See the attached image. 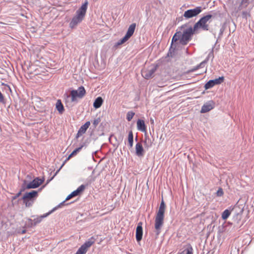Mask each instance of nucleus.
Here are the masks:
<instances>
[{"label": "nucleus", "instance_id": "3c124183", "mask_svg": "<svg viewBox=\"0 0 254 254\" xmlns=\"http://www.w3.org/2000/svg\"><path fill=\"white\" fill-rule=\"evenodd\" d=\"M3 27L2 26H1V30H0L1 33H3L5 32L4 30H3Z\"/></svg>", "mask_w": 254, "mask_h": 254}, {"label": "nucleus", "instance_id": "aec40b11", "mask_svg": "<svg viewBox=\"0 0 254 254\" xmlns=\"http://www.w3.org/2000/svg\"><path fill=\"white\" fill-rule=\"evenodd\" d=\"M42 220V217H37L33 220L31 219H28V225L30 227L36 226L37 224L40 223Z\"/></svg>", "mask_w": 254, "mask_h": 254}, {"label": "nucleus", "instance_id": "9d476101", "mask_svg": "<svg viewBox=\"0 0 254 254\" xmlns=\"http://www.w3.org/2000/svg\"><path fill=\"white\" fill-rule=\"evenodd\" d=\"M44 178L40 179L39 177H36L31 182L27 184V188L29 189L37 188L44 182Z\"/></svg>", "mask_w": 254, "mask_h": 254}, {"label": "nucleus", "instance_id": "cd10ccee", "mask_svg": "<svg viewBox=\"0 0 254 254\" xmlns=\"http://www.w3.org/2000/svg\"><path fill=\"white\" fill-rule=\"evenodd\" d=\"M3 91L5 90V92L8 94V92H11V90L10 87L6 84H4L3 82H1V90Z\"/></svg>", "mask_w": 254, "mask_h": 254}, {"label": "nucleus", "instance_id": "9b49d317", "mask_svg": "<svg viewBox=\"0 0 254 254\" xmlns=\"http://www.w3.org/2000/svg\"><path fill=\"white\" fill-rule=\"evenodd\" d=\"M143 229L142 222H139L137 223L135 231V238L136 241L139 243L142 239Z\"/></svg>", "mask_w": 254, "mask_h": 254}, {"label": "nucleus", "instance_id": "a19ab883", "mask_svg": "<svg viewBox=\"0 0 254 254\" xmlns=\"http://www.w3.org/2000/svg\"><path fill=\"white\" fill-rule=\"evenodd\" d=\"M62 167H61V168L55 173V174H54V175L50 179H48L47 181V183H46V185L48 184L51 181H52L53 178L55 177V176L57 174V173L59 172V171L60 170L61 168Z\"/></svg>", "mask_w": 254, "mask_h": 254}, {"label": "nucleus", "instance_id": "e433bc0d", "mask_svg": "<svg viewBox=\"0 0 254 254\" xmlns=\"http://www.w3.org/2000/svg\"><path fill=\"white\" fill-rule=\"evenodd\" d=\"M101 122V119L100 118H97V119H95L93 122V126H94V128H96L97 125L99 124V123Z\"/></svg>", "mask_w": 254, "mask_h": 254}, {"label": "nucleus", "instance_id": "4c0bfd02", "mask_svg": "<svg viewBox=\"0 0 254 254\" xmlns=\"http://www.w3.org/2000/svg\"><path fill=\"white\" fill-rule=\"evenodd\" d=\"M216 193L217 196H222L224 194L223 189L221 188H219Z\"/></svg>", "mask_w": 254, "mask_h": 254}, {"label": "nucleus", "instance_id": "0eeeda50", "mask_svg": "<svg viewBox=\"0 0 254 254\" xmlns=\"http://www.w3.org/2000/svg\"><path fill=\"white\" fill-rule=\"evenodd\" d=\"M70 93L71 102L77 103V98L82 99L86 94V90L83 86H80L77 90H72Z\"/></svg>", "mask_w": 254, "mask_h": 254}, {"label": "nucleus", "instance_id": "864d4df0", "mask_svg": "<svg viewBox=\"0 0 254 254\" xmlns=\"http://www.w3.org/2000/svg\"><path fill=\"white\" fill-rule=\"evenodd\" d=\"M75 254H81L79 251H78L77 250Z\"/></svg>", "mask_w": 254, "mask_h": 254}, {"label": "nucleus", "instance_id": "f3484780", "mask_svg": "<svg viewBox=\"0 0 254 254\" xmlns=\"http://www.w3.org/2000/svg\"><path fill=\"white\" fill-rule=\"evenodd\" d=\"M135 27L136 24L135 23L130 24L129 27L128 28L127 32L125 36H126L129 39L133 34L135 29Z\"/></svg>", "mask_w": 254, "mask_h": 254}, {"label": "nucleus", "instance_id": "bb28decb", "mask_svg": "<svg viewBox=\"0 0 254 254\" xmlns=\"http://www.w3.org/2000/svg\"><path fill=\"white\" fill-rule=\"evenodd\" d=\"M206 64V61H203L202 62H201L199 64H198L196 66L192 68L190 70V71L193 72V71H195L196 70L198 69L199 68H203L204 67Z\"/></svg>", "mask_w": 254, "mask_h": 254}, {"label": "nucleus", "instance_id": "37998d69", "mask_svg": "<svg viewBox=\"0 0 254 254\" xmlns=\"http://www.w3.org/2000/svg\"><path fill=\"white\" fill-rule=\"evenodd\" d=\"M224 31V28L223 27L221 28L219 33V37H220L222 35Z\"/></svg>", "mask_w": 254, "mask_h": 254}, {"label": "nucleus", "instance_id": "a18cd8bd", "mask_svg": "<svg viewBox=\"0 0 254 254\" xmlns=\"http://www.w3.org/2000/svg\"><path fill=\"white\" fill-rule=\"evenodd\" d=\"M9 77H4V74L1 75V80H5L7 78H8Z\"/></svg>", "mask_w": 254, "mask_h": 254}, {"label": "nucleus", "instance_id": "4d7b16f0", "mask_svg": "<svg viewBox=\"0 0 254 254\" xmlns=\"http://www.w3.org/2000/svg\"><path fill=\"white\" fill-rule=\"evenodd\" d=\"M174 45L175 46V47H174V49H175L176 48V45H175V43L174 44L173 46Z\"/></svg>", "mask_w": 254, "mask_h": 254}, {"label": "nucleus", "instance_id": "58836bf2", "mask_svg": "<svg viewBox=\"0 0 254 254\" xmlns=\"http://www.w3.org/2000/svg\"><path fill=\"white\" fill-rule=\"evenodd\" d=\"M2 74H4V77H9L7 71L6 69L1 67V75Z\"/></svg>", "mask_w": 254, "mask_h": 254}, {"label": "nucleus", "instance_id": "49530a36", "mask_svg": "<svg viewBox=\"0 0 254 254\" xmlns=\"http://www.w3.org/2000/svg\"><path fill=\"white\" fill-rule=\"evenodd\" d=\"M187 26V24H183L180 27V29L181 30H182L183 29L185 28V27H186Z\"/></svg>", "mask_w": 254, "mask_h": 254}, {"label": "nucleus", "instance_id": "f8f14e48", "mask_svg": "<svg viewBox=\"0 0 254 254\" xmlns=\"http://www.w3.org/2000/svg\"><path fill=\"white\" fill-rule=\"evenodd\" d=\"M215 103L212 100L209 101L205 103L202 107L200 110V113H207L214 108Z\"/></svg>", "mask_w": 254, "mask_h": 254}, {"label": "nucleus", "instance_id": "f257e3e1", "mask_svg": "<svg viewBox=\"0 0 254 254\" xmlns=\"http://www.w3.org/2000/svg\"><path fill=\"white\" fill-rule=\"evenodd\" d=\"M88 2L87 0L82 3L81 6L76 10L69 24V27L71 29H74L78 24L83 20L87 11Z\"/></svg>", "mask_w": 254, "mask_h": 254}, {"label": "nucleus", "instance_id": "6e6552de", "mask_svg": "<svg viewBox=\"0 0 254 254\" xmlns=\"http://www.w3.org/2000/svg\"><path fill=\"white\" fill-rule=\"evenodd\" d=\"M96 239L94 237H91L88 239L83 244H82L78 251L82 254H85L89 248L95 242Z\"/></svg>", "mask_w": 254, "mask_h": 254}, {"label": "nucleus", "instance_id": "ea45409f", "mask_svg": "<svg viewBox=\"0 0 254 254\" xmlns=\"http://www.w3.org/2000/svg\"><path fill=\"white\" fill-rule=\"evenodd\" d=\"M64 99L65 100V102H67L69 99H71V94L70 95H69L67 93H65L64 95Z\"/></svg>", "mask_w": 254, "mask_h": 254}, {"label": "nucleus", "instance_id": "f704fd0d", "mask_svg": "<svg viewBox=\"0 0 254 254\" xmlns=\"http://www.w3.org/2000/svg\"><path fill=\"white\" fill-rule=\"evenodd\" d=\"M212 58V59H213L214 58V55H213V48L212 49L211 51L209 53L207 58L205 59V60H204V61H206V63H207V62H208V61L209 60V58Z\"/></svg>", "mask_w": 254, "mask_h": 254}, {"label": "nucleus", "instance_id": "6ab92c4d", "mask_svg": "<svg viewBox=\"0 0 254 254\" xmlns=\"http://www.w3.org/2000/svg\"><path fill=\"white\" fill-rule=\"evenodd\" d=\"M234 208L232 206H230L229 208L225 209L222 213L221 215V218L223 220H226L230 215L232 211L233 210Z\"/></svg>", "mask_w": 254, "mask_h": 254}, {"label": "nucleus", "instance_id": "a878e982", "mask_svg": "<svg viewBox=\"0 0 254 254\" xmlns=\"http://www.w3.org/2000/svg\"><path fill=\"white\" fill-rule=\"evenodd\" d=\"M128 40V39L126 36H124V37L123 38L121 39L117 43H115L114 47L115 48H117L119 46L123 44L126 42H127Z\"/></svg>", "mask_w": 254, "mask_h": 254}, {"label": "nucleus", "instance_id": "c85d7f7f", "mask_svg": "<svg viewBox=\"0 0 254 254\" xmlns=\"http://www.w3.org/2000/svg\"><path fill=\"white\" fill-rule=\"evenodd\" d=\"M85 189V186L84 185H81L76 190H75V191L78 195H79Z\"/></svg>", "mask_w": 254, "mask_h": 254}, {"label": "nucleus", "instance_id": "bf43d9fd", "mask_svg": "<svg viewBox=\"0 0 254 254\" xmlns=\"http://www.w3.org/2000/svg\"><path fill=\"white\" fill-rule=\"evenodd\" d=\"M135 140L136 141H137V137H136V138H135Z\"/></svg>", "mask_w": 254, "mask_h": 254}, {"label": "nucleus", "instance_id": "09e8293b", "mask_svg": "<svg viewBox=\"0 0 254 254\" xmlns=\"http://www.w3.org/2000/svg\"><path fill=\"white\" fill-rule=\"evenodd\" d=\"M4 100V97L2 94L1 93V103L3 102Z\"/></svg>", "mask_w": 254, "mask_h": 254}, {"label": "nucleus", "instance_id": "423d86ee", "mask_svg": "<svg viewBox=\"0 0 254 254\" xmlns=\"http://www.w3.org/2000/svg\"><path fill=\"white\" fill-rule=\"evenodd\" d=\"M202 11V8L201 6H197L193 9H188L185 11L183 14V15L178 19L179 21H182L183 19V17L185 19H188L193 17L196 16Z\"/></svg>", "mask_w": 254, "mask_h": 254}, {"label": "nucleus", "instance_id": "2eb2a0df", "mask_svg": "<svg viewBox=\"0 0 254 254\" xmlns=\"http://www.w3.org/2000/svg\"><path fill=\"white\" fill-rule=\"evenodd\" d=\"M144 150L142 145L140 142H137L135 145V154L138 157H142L144 155Z\"/></svg>", "mask_w": 254, "mask_h": 254}, {"label": "nucleus", "instance_id": "20e7f679", "mask_svg": "<svg viewBox=\"0 0 254 254\" xmlns=\"http://www.w3.org/2000/svg\"><path fill=\"white\" fill-rule=\"evenodd\" d=\"M197 30L195 29L194 27L191 26L185 29L182 32V38L180 40V44L183 46L187 45L188 43L192 39V37L195 33H196Z\"/></svg>", "mask_w": 254, "mask_h": 254}, {"label": "nucleus", "instance_id": "39448f33", "mask_svg": "<svg viewBox=\"0 0 254 254\" xmlns=\"http://www.w3.org/2000/svg\"><path fill=\"white\" fill-rule=\"evenodd\" d=\"M212 17L213 15L212 14H208L201 17L199 20L194 24V27L195 29L197 30L198 29L200 28L204 31L208 30V25L206 23Z\"/></svg>", "mask_w": 254, "mask_h": 254}, {"label": "nucleus", "instance_id": "72a5a7b5", "mask_svg": "<svg viewBox=\"0 0 254 254\" xmlns=\"http://www.w3.org/2000/svg\"><path fill=\"white\" fill-rule=\"evenodd\" d=\"M242 16L243 18H244L245 19H247L248 17H251V14L250 11H243L242 13Z\"/></svg>", "mask_w": 254, "mask_h": 254}, {"label": "nucleus", "instance_id": "dca6fc26", "mask_svg": "<svg viewBox=\"0 0 254 254\" xmlns=\"http://www.w3.org/2000/svg\"><path fill=\"white\" fill-rule=\"evenodd\" d=\"M157 65H155L152 68L150 69L149 70L144 72L143 73V77L147 79H148L152 77L153 75L157 70Z\"/></svg>", "mask_w": 254, "mask_h": 254}, {"label": "nucleus", "instance_id": "c03bdc74", "mask_svg": "<svg viewBox=\"0 0 254 254\" xmlns=\"http://www.w3.org/2000/svg\"><path fill=\"white\" fill-rule=\"evenodd\" d=\"M82 134H83V133H81V132H80V131L78 130V131H77V134L76 135V138H78L80 136H81Z\"/></svg>", "mask_w": 254, "mask_h": 254}, {"label": "nucleus", "instance_id": "412c9836", "mask_svg": "<svg viewBox=\"0 0 254 254\" xmlns=\"http://www.w3.org/2000/svg\"><path fill=\"white\" fill-rule=\"evenodd\" d=\"M103 98L99 96L97 98L95 99L94 103H93V107L95 109H98L102 105L103 103Z\"/></svg>", "mask_w": 254, "mask_h": 254}, {"label": "nucleus", "instance_id": "13d9d810", "mask_svg": "<svg viewBox=\"0 0 254 254\" xmlns=\"http://www.w3.org/2000/svg\"><path fill=\"white\" fill-rule=\"evenodd\" d=\"M174 45L175 46V47H174V49H175L176 48V45H175V43L174 44L173 46Z\"/></svg>", "mask_w": 254, "mask_h": 254}, {"label": "nucleus", "instance_id": "de8ad7c7", "mask_svg": "<svg viewBox=\"0 0 254 254\" xmlns=\"http://www.w3.org/2000/svg\"><path fill=\"white\" fill-rule=\"evenodd\" d=\"M133 142H128V145L130 147H132L133 146Z\"/></svg>", "mask_w": 254, "mask_h": 254}, {"label": "nucleus", "instance_id": "2f4dec72", "mask_svg": "<svg viewBox=\"0 0 254 254\" xmlns=\"http://www.w3.org/2000/svg\"><path fill=\"white\" fill-rule=\"evenodd\" d=\"M26 180L23 181V183L22 184L20 190L19 191L21 193H22V192H23L25 190L29 189L27 188V184H26Z\"/></svg>", "mask_w": 254, "mask_h": 254}, {"label": "nucleus", "instance_id": "473e14b6", "mask_svg": "<svg viewBox=\"0 0 254 254\" xmlns=\"http://www.w3.org/2000/svg\"><path fill=\"white\" fill-rule=\"evenodd\" d=\"M135 113L132 111H128L127 114V120L130 121L134 116Z\"/></svg>", "mask_w": 254, "mask_h": 254}, {"label": "nucleus", "instance_id": "f03ea898", "mask_svg": "<svg viewBox=\"0 0 254 254\" xmlns=\"http://www.w3.org/2000/svg\"><path fill=\"white\" fill-rule=\"evenodd\" d=\"M165 208L166 204L162 199L155 218V232L157 236L161 233V227L163 225Z\"/></svg>", "mask_w": 254, "mask_h": 254}, {"label": "nucleus", "instance_id": "79ce46f5", "mask_svg": "<svg viewBox=\"0 0 254 254\" xmlns=\"http://www.w3.org/2000/svg\"><path fill=\"white\" fill-rule=\"evenodd\" d=\"M21 194V193L18 191L16 194H15L14 195L12 196V199L14 200L16 199L17 198L20 196V195Z\"/></svg>", "mask_w": 254, "mask_h": 254}, {"label": "nucleus", "instance_id": "393cba45", "mask_svg": "<svg viewBox=\"0 0 254 254\" xmlns=\"http://www.w3.org/2000/svg\"><path fill=\"white\" fill-rule=\"evenodd\" d=\"M90 125V122L87 121L84 125H82L78 129L81 133L84 134Z\"/></svg>", "mask_w": 254, "mask_h": 254}, {"label": "nucleus", "instance_id": "6e6d98bb", "mask_svg": "<svg viewBox=\"0 0 254 254\" xmlns=\"http://www.w3.org/2000/svg\"><path fill=\"white\" fill-rule=\"evenodd\" d=\"M0 24H3V25H5V23H2V22H0Z\"/></svg>", "mask_w": 254, "mask_h": 254}, {"label": "nucleus", "instance_id": "4468645a", "mask_svg": "<svg viewBox=\"0 0 254 254\" xmlns=\"http://www.w3.org/2000/svg\"><path fill=\"white\" fill-rule=\"evenodd\" d=\"M182 32L180 31H176V32L173 35L172 40L170 46V49L173 48V45L177 41H179V43L180 44V40L182 38Z\"/></svg>", "mask_w": 254, "mask_h": 254}, {"label": "nucleus", "instance_id": "5fc2aeb1", "mask_svg": "<svg viewBox=\"0 0 254 254\" xmlns=\"http://www.w3.org/2000/svg\"><path fill=\"white\" fill-rule=\"evenodd\" d=\"M151 124H154V120L153 119H151Z\"/></svg>", "mask_w": 254, "mask_h": 254}, {"label": "nucleus", "instance_id": "c756f323", "mask_svg": "<svg viewBox=\"0 0 254 254\" xmlns=\"http://www.w3.org/2000/svg\"><path fill=\"white\" fill-rule=\"evenodd\" d=\"M78 196V195L77 194V193H76V192L75 191V190L73 191L72 192H71V193H70L69 195H68L66 197V198H65V199L64 200V202L71 199V198L73 197H75V196ZM68 205V203H66V204H65V203L63 204V205Z\"/></svg>", "mask_w": 254, "mask_h": 254}, {"label": "nucleus", "instance_id": "052dcab7", "mask_svg": "<svg viewBox=\"0 0 254 254\" xmlns=\"http://www.w3.org/2000/svg\"><path fill=\"white\" fill-rule=\"evenodd\" d=\"M178 254H181V253H179Z\"/></svg>", "mask_w": 254, "mask_h": 254}, {"label": "nucleus", "instance_id": "8fccbe9b", "mask_svg": "<svg viewBox=\"0 0 254 254\" xmlns=\"http://www.w3.org/2000/svg\"><path fill=\"white\" fill-rule=\"evenodd\" d=\"M26 231L25 229H23L21 232V233L23 234H25L26 233Z\"/></svg>", "mask_w": 254, "mask_h": 254}, {"label": "nucleus", "instance_id": "603ef678", "mask_svg": "<svg viewBox=\"0 0 254 254\" xmlns=\"http://www.w3.org/2000/svg\"><path fill=\"white\" fill-rule=\"evenodd\" d=\"M97 151H94V152H93L92 153V158H93V155H94V154H95L97 152Z\"/></svg>", "mask_w": 254, "mask_h": 254}, {"label": "nucleus", "instance_id": "7c9ffc66", "mask_svg": "<svg viewBox=\"0 0 254 254\" xmlns=\"http://www.w3.org/2000/svg\"><path fill=\"white\" fill-rule=\"evenodd\" d=\"M185 251L186 252V254H193V249L190 244H189L187 245Z\"/></svg>", "mask_w": 254, "mask_h": 254}, {"label": "nucleus", "instance_id": "b1692460", "mask_svg": "<svg viewBox=\"0 0 254 254\" xmlns=\"http://www.w3.org/2000/svg\"><path fill=\"white\" fill-rule=\"evenodd\" d=\"M64 203V201H62L61 202L59 205L53 208L51 210L49 211L48 213L44 214L43 215L41 216V217H42V219L43 218H45L47 216H48L49 215L51 214L52 213L54 212L55 210H56L58 208L61 207L63 204Z\"/></svg>", "mask_w": 254, "mask_h": 254}, {"label": "nucleus", "instance_id": "ddd939ff", "mask_svg": "<svg viewBox=\"0 0 254 254\" xmlns=\"http://www.w3.org/2000/svg\"><path fill=\"white\" fill-rule=\"evenodd\" d=\"M85 145V143H83L79 147L76 148L74 150L72 151V152L68 155V156L66 158V159L64 160V162L62 164L61 167H62L64 163L69 160L72 157L75 156L81 149Z\"/></svg>", "mask_w": 254, "mask_h": 254}, {"label": "nucleus", "instance_id": "1a4fd4ad", "mask_svg": "<svg viewBox=\"0 0 254 254\" xmlns=\"http://www.w3.org/2000/svg\"><path fill=\"white\" fill-rule=\"evenodd\" d=\"M224 76H220L218 78L209 80L204 85L205 89L207 90L211 88L215 85L220 84L224 81Z\"/></svg>", "mask_w": 254, "mask_h": 254}, {"label": "nucleus", "instance_id": "c9c22d12", "mask_svg": "<svg viewBox=\"0 0 254 254\" xmlns=\"http://www.w3.org/2000/svg\"><path fill=\"white\" fill-rule=\"evenodd\" d=\"M128 142H133V134L132 130H130L128 135Z\"/></svg>", "mask_w": 254, "mask_h": 254}, {"label": "nucleus", "instance_id": "a211bd4d", "mask_svg": "<svg viewBox=\"0 0 254 254\" xmlns=\"http://www.w3.org/2000/svg\"><path fill=\"white\" fill-rule=\"evenodd\" d=\"M136 124L137 128L138 130L142 132H146V126L145 125L144 121L143 120L138 119L137 121Z\"/></svg>", "mask_w": 254, "mask_h": 254}, {"label": "nucleus", "instance_id": "4be33fe9", "mask_svg": "<svg viewBox=\"0 0 254 254\" xmlns=\"http://www.w3.org/2000/svg\"><path fill=\"white\" fill-rule=\"evenodd\" d=\"M56 109L58 110L60 114L63 113L64 111V105L60 99H58L56 104Z\"/></svg>", "mask_w": 254, "mask_h": 254}, {"label": "nucleus", "instance_id": "5701e85b", "mask_svg": "<svg viewBox=\"0 0 254 254\" xmlns=\"http://www.w3.org/2000/svg\"><path fill=\"white\" fill-rule=\"evenodd\" d=\"M145 148H148L152 146V141L148 135L145 134L144 140L143 141Z\"/></svg>", "mask_w": 254, "mask_h": 254}, {"label": "nucleus", "instance_id": "7ed1b4c3", "mask_svg": "<svg viewBox=\"0 0 254 254\" xmlns=\"http://www.w3.org/2000/svg\"><path fill=\"white\" fill-rule=\"evenodd\" d=\"M44 187L45 186H43V187L39 189L38 190H33L30 192H27L23 194L21 199H22L26 207H29L33 205L34 200L38 197V192L41 191L42 188Z\"/></svg>", "mask_w": 254, "mask_h": 254}]
</instances>
